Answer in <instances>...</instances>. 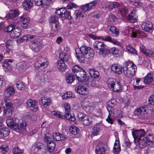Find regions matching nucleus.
Wrapping results in <instances>:
<instances>
[{
  "instance_id": "nucleus-28",
  "label": "nucleus",
  "mask_w": 154,
  "mask_h": 154,
  "mask_svg": "<svg viewBox=\"0 0 154 154\" xmlns=\"http://www.w3.org/2000/svg\"><path fill=\"white\" fill-rule=\"evenodd\" d=\"M110 52V50L106 48V45L99 51V54L101 57H105Z\"/></svg>"
},
{
  "instance_id": "nucleus-38",
  "label": "nucleus",
  "mask_w": 154,
  "mask_h": 154,
  "mask_svg": "<svg viewBox=\"0 0 154 154\" xmlns=\"http://www.w3.org/2000/svg\"><path fill=\"white\" fill-rule=\"evenodd\" d=\"M42 144L40 142H37L33 144L31 148L32 151L34 153L36 152L39 149L43 147Z\"/></svg>"
},
{
  "instance_id": "nucleus-39",
  "label": "nucleus",
  "mask_w": 154,
  "mask_h": 154,
  "mask_svg": "<svg viewBox=\"0 0 154 154\" xmlns=\"http://www.w3.org/2000/svg\"><path fill=\"white\" fill-rule=\"evenodd\" d=\"M140 50L143 53L149 57H154V51L145 49L144 48H141Z\"/></svg>"
},
{
  "instance_id": "nucleus-61",
  "label": "nucleus",
  "mask_w": 154,
  "mask_h": 154,
  "mask_svg": "<svg viewBox=\"0 0 154 154\" xmlns=\"http://www.w3.org/2000/svg\"><path fill=\"white\" fill-rule=\"evenodd\" d=\"M47 150V148L43 146V147H41V148L35 153V154H45Z\"/></svg>"
},
{
  "instance_id": "nucleus-5",
  "label": "nucleus",
  "mask_w": 154,
  "mask_h": 154,
  "mask_svg": "<svg viewBox=\"0 0 154 154\" xmlns=\"http://www.w3.org/2000/svg\"><path fill=\"white\" fill-rule=\"evenodd\" d=\"M48 64L45 57H39V60L35 62V69L38 70L40 71L43 70L46 67Z\"/></svg>"
},
{
  "instance_id": "nucleus-62",
  "label": "nucleus",
  "mask_w": 154,
  "mask_h": 154,
  "mask_svg": "<svg viewBox=\"0 0 154 154\" xmlns=\"http://www.w3.org/2000/svg\"><path fill=\"white\" fill-rule=\"evenodd\" d=\"M114 106H106V108L109 113V115L113 116L114 114Z\"/></svg>"
},
{
  "instance_id": "nucleus-31",
  "label": "nucleus",
  "mask_w": 154,
  "mask_h": 154,
  "mask_svg": "<svg viewBox=\"0 0 154 154\" xmlns=\"http://www.w3.org/2000/svg\"><path fill=\"white\" fill-rule=\"evenodd\" d=\"M53 137L55 141H58L60 140H64L66 139V137L60 133H54L53 134Z\"/></svg>"
},
{
  "instance_id": "nucleus-34",
  "label": "nucleus",
  "mask_w": 154,
  "mask_h": 154,
  "mask_svg": "<svg viewBox=\"0 0 154 154\" xmlns=\"http://www.w3.org/2000/svg\"><path fill=\"white\" fill-rule=\"evenodd\" d=\"M146 138V137H145L137 140L140 147L143 148L149 145V143Z\"/></svg>"
},
{
  "instance_id": "nucleus-27",
  "label": "nucleus",
  "mask_w": 154,
  "mask_h": 154,
  "mask_svg": "<svg viewBox=\"0 0 154 154\" xmlns=\"http://www.w3.org/2000/svg\"><path fill=\"white\" fill-rule=\"evenodd\" d=\"M26 62L22 61L17 64L16 68L20 72H23L26 69Z\"/></svg>"
},
{
  "instance_id": "nucleus-16",
  "label": "nucleus",
  "mask_w": 154,
  "mask_h": 154,
  "mask_svg": "<svg viewBox=\"0 0 154 154\" xmlns=\"http://www.w3.org/2000/svg\"><path fill=\"white\" fill-rule=\"evenodd\" d=\"M21 32L20 29L17 27H15L13 31L11 32L10 37L13 38H16L20 35Z\"/></svg>"
},
{
  "instance_id": "nucleus-21",
  "label": "nucleus",
  "mask_w": 154,
  "mask_h": 154,
  "mask_svg": "<svg viewBox=\"0 0 154 154\" xmlns=\"http://www.w3.org/2000/svg\"><path fill=\"white\" fill-rule=\"evenodd\" d=\"M87 89L84 86H78L75 87V91L78 93L82 95H86L88 93Z\"/></svg>"
},
{
  "instance_id": "nucleus-7",
  "label": "nucleus",
  "mask_w": 154,
  "mask_h": 154,
  "mask_svg": "<svg viewBox=\"0 0 154 154\" xmlns=\"http://www.w3.org/2000/svg\"><path fill=\"white\" fill-rule=\"evenodd\" d=\"M97 4V1H93L85 5H82L81 7V9L82 10L84 11H89L91 9L94 8Z\"/></svg>"
},
{
  "instance_id": "nucleus-17",
  "label": "nucleus",
  "mask_w": 154,
  "mask_h": 154,
  "mask_svg": "<svg viewBox=\"0 0 154 154\" xmlns=\"http://www.w3.org/2000/svg\"><path fill=\"white\" fill-rule=\"evenodd\" d=\"M89 72L91 77L94 78V79H97L98 80L100 79V73L96 69L94 68L89 69Z\"/></svg>"
},
{
  "instance_id": "nucleus-32",
  "label": "nucleus",
  "mask_w": 154,
  "mask_h": 154,
  "mask_svg": "<svg viewBox=\"0 0 154 154\" xmlns=\"http://www.w3.org/2000/svg\"><path fill=\"white\" fill-rule=\"evenodd\" d=\"M33 4L31 0H25L23 3V8L28 10L32 6Z\"/></svg>"
},
{
  "instance_id": "nucleus-35",
  "label": "nucleus",
  "mask_w": 154,
  "mask_h": 154,
  "mask_svg": "<svg viewBox=\"0 0 154 154\" xmlns=\"http://www.w3.org/2000/svg\"><path fill=\"white\" fill-rule=\"evenodd\" d=\"M104 40L105 41H108L111 42L115 45L121 46L122 45L121 43L119 41H117L116 39L112 38L110 36H106L105 37Z\"/></svg>"
},
{
  "instance_id": "nucleus-12",
  "label": "nucleus",
  "mask_w": 154,
  "mask_h": 154,
  "mask_svg": "<svg viewBox=\"0 0 154 154\" xmlns=\"http://www.w3.org/2000/svg\"><path fill=\"white\" fill-rule=\"evenodd\" d=\"M72 71L74 74V75H75V74L76 73L78 76L80 75H82V74H85V73H86L84 69L81 68L78 65L73 66L72 68Z\"/></svg>"
},
{
  "instance_id": "nucleus-46",
  "label": "nucleus",
  "mask_w": 154,
  "mask_h": 154,
  "mask_svg": "<svg viewBox=\"0 0 154 154\" xmlns=\"http://www.w3.org/2000/svg\"><path fill=\"white\" fill-rule=\"evenodd\" d=\"M51 30L55 32H57L60 29V25L59 23L50 24Z\"/></svg>"
},
{
  "instance_id": "nucleus-52",
  "label": "nucleus",
  "mask_w": 154,
  "mask_h": 154,
  "mask_svg": "<svg viewBox=\"0 0 154 154\" xmlns=\"http://www.w3.org/2000/svg\"><path fill=\"white\" fill-rule=\"evenodd\" d=\"M119 141L116 140L114 143V146L113 148L114 152L118 153L120 151V147L119 145Z\"/></svg>"
},
{
  "instance_id": "nucleus-49",
  "label": "nucleus",
  "mask_w": 154,
  "mask_h": 154,
  "mask_svg": "<svg viewBox=\"0 0 154 154\" xmlns=\"http://www.w3.org/2000/svg\"><path fill=\"white\" fill-rule=\"evenodd\" d=\"M69 131L71 134L75 135L79 132V130L76 126H72L69 127Z\"/></svg>"
},
{
  "instance_id": "nucleus-60",
  "label": "nucleus",
  "mask_w": 154,
  "mask_h": 154,
  "mask_svg": "<svg viewBox=\"0 0 154 154\" xmlns=\"http://www.w3.org/2000/svg\"><path fill=\"white\" fill-rule=\"evenodd\" d=\"M0 149L2 150V152L3 154L6 153L9 150L8 145L5 143L1 146Z\"/></svg>"
},
{
  "instance_id": "nucleus-54",
  "label": "nucleus",
  "mask_w": 154,
  "mask_h": 154,
  "mask_svg": "<svg viewBox=\"0 0 154 154\" xmlns=\"http://www.w3.org/2000/svg\"><path fill=\"white\" fill-rule=\"evenodd\" d=\"M16 86L17 88L19 90L23 91L25 89V86L24 85V83L20 81L17 82Z\"/></svg>"
},
{
  "instance_id": "nucleus-40",
  "label": "nucleus",
  "mask_w": 154,
  "mask_h": 154,
  "mask_svg": "<svg viewBox=\"0 0 154 154\" xmlns=\"http://www.w3.org/2000/svg\"><path fill=\"white\" fill-rule=\"evenodd\" d=\"M9 134V129L3 128L0 129V137H5L7 136Z\"/></svg>"
},
{
  "instance_id": "nucleus-11",
  "label": "nucleus",
  "mask_w": 154,
  "mask_h": 154,
  "mask_svg": "<svg viewBox=\"0 0 154 154\" xmlns=\"http://www.w3.org/2000/svg\"><path fill=\"white\" fill-rule=\"evenodd\" d=\"M26 122H22L17 123L16 124V128L15 131H17L20 133H22L25 131L26 129Z\"/></svg>"
},
{
  "instance_id": "nucleus-29",
  "label": "nucleus",
  "mask_w": 154,
  "mask_h": 154,
  "mask_svg": "<svg viewBox=\"0 0 154 154\" xmlns=\"http://www.w3.org/2000/svg\"><path fill=\"white\" fill-rule=\"evenodd\" d=\"M36 36L35 35H27L26 36H24L22 38H20V39L17 40V41L18 43H21L23 41H30L31 39L34 38Z\"/></svg>"
},
{
  "instance_id": "nucleus-2",
  "label": "nucleus",
  "mask_w": 154,
  "mask_h": 154,
  "mask_svg": "<svg viewBox=\"0 0 154 154\" xmlns=\"http://www.w3.org/2000/svg\"><path fill=\"white\" fill-rule=\"evenodd\" d=\"M136 67V66L130 61L125 62L122 67L124 75L128 77H132L135 74Z\"/></svg>"
},
{
  "instance_id": "nucleus-37",
  "label": "nucleus",
  "mask_w": 154,
  "mask_h": 154,
  "mask_svg": "<svg viewBox=\"0 0 154 154\" xmlns=\"http://www.w3.org/2000/svg\"><path fill=\"white\" fill-rule=\"evenodd\" d=\"M112 70L116 74H120L122 72V67L118 65H114L111 66Z\"/></svg>"
},
{
  "instance_id": "nucleus-15",
  "label": "nucleus",
  "mask_w": 154,
  "mask_h": 154,
  "mask_svg": "<svg viewBox=\"0 0 154 154\" xmlns=\"http://www.w3.org/2000/svg\"><path fill=\"white\" fill-rule=\"evenodd\" d=\"M51 101V99L47 97H43L41 98L39 100L40 104L45 107L50 105Z\"/></svg>"
},
{
  "instance_id": "nucleus-59",
  "label": "nucleus",
  "mask_w": 154,
  "mask_h": 154,
  "mask_svg": "<svg viewBox=\"0 0 154 154\" xmlns=\"http://www.w3.org/2000/svg\"><path fill=\"white\" fill-rule=\"evenodd\" d=\"M49 21L50 24L59 23L58 19L57 17L56 16H51L49 19Z\"/></svg>"
},
{
  "instance_id": "nucleus-45",
  "label": "nucleus",
  "mask_w": 154,
  "mask_h": 154,
  "mask_svg": "<svg viewBox=\"0 0 154 154\" xmlns=\"http://www.w3.org/2000/svg\"><path fill=\"white\" fill-rule=\"evenodd\" d=\"M55 143L53 141L47 144V149L49 152H52L55 148Z\"/></svg>"
},
{
  "instance_id": "nucleus-6",
  "label": "nucleus",
  "mask_w": 154,
  "mask_h": 154,
  "mask_svg": "<svg viewBox=\"0 0 154 154\" xmlns=\"http://www.w3.org/2000/svg\"><path fill=\"white\" fill-rule=\"evenodd\" d=\"M5 103V107L4 108L3 111L4 114L7 116H11L13 109V105L10 102H6Z\"/></svg>"
},
{
  "instance_id": "nucleus-47",
  "label": "nucleus",
  "mask_w": 154,
  "mask_h": 154,
  "mask_svg": "<svg viewBox=\"0 0 154 154\" xmlns=\"http://www.w3.org/2000/svg\"><path fill=\"white\" fill-rule=\"evenodd\" d=\"M66 81L67 83L71 84L75 79L74 77L71 74H67L66 75Z\"/></svg>"
},
{
  "instance_id": "nucleus-3",
  "label": "nucleus",
  "mask_w": 154,
  "mask_h": 154,
  "mask_svg": "<svg viewBox=\"0 0 154 154\" xmlns=\"http://www.w3.org/2000/svg\"><path fill=\"white\" fill-rule=\"evenodd\" d=\"M147 106L144 105L136 109L134 112V114L140 119H143L147 118L146 110Z\"/></svg>"
},
{
  "instance_id": "nucleus-20",
  "label": "nucleus",
  "mask_w": 154,
  "mask_h": 154,
  "mask_svg": "<svg viewBox=\"0 0 154 154\" xmlns=\"http://www.w3.org/2000/svg\"><path fill=\"white\" fill-rule=\"evenodd\" d=\"M105 46L104 43L102 42L97 41L93 43V47L97 52V51H99L100 50L102 49Z\"/></svg>"
},
{
  "instance_id": "nucleus-43",
  "label": "nucleus",
  "mask_w": 154,
  "mask_h": 154,
  "mask_svg": "<svg viewBox=\"0 0 154 154\" xmlns=\"http://www.w3.org/2000/svg\"><path fill=\"white\" fill-rule=\"evenodd\" d=\"M110 51V53H111L115 57H118L120 56L121 55L120 51L119 49L115 47L111 48Z\"/></svg>"
},
{
  "instance_id": "nucleus-53",
  "label": "nucleus",
  "mask_w": 154,
  "mask_h": 154,
  "mask_svg": "<svg viewBox=\"0 0 154 154\" xmlns=\"http://www.w3.org/2000/svg\"><path fill=\"white\" fill-rule=\"evenodd\" d=\"M100 130V127L99 126H94L92 129L91 135L94 136L97 135L98 134L99 131Z\"/></svg>"
},
{
  "instance_id": "nucleus-8",
  "label": "nucleus",
  "mask_w": 154,
  "mask_h": 154,
  "mask_svg": "<svg viewBox=\"0 0 154 154\" xmlns=\"http://www.w3.org/2000/svg\"><path fill=\"white\" fill-rule=\"evenodd\" d=\"M90 99L89 98H85L83 99L82 103V106L84 109L87 112H89L92 105L90 102Z\"/></svg>"
},
{
  "instance_id": "nucleus-33",
  "label": "nucleus",
  "mask_w": 154,
  "mask_h": 154,
  "mask_svg": "<svg viewBox=\"0 0 154 154\" xmlns=\"http://www.w3.org/2000/svg\"><path fill=\"white\" fill-rule=\"evenodd\" d=\"M57 68L61 71H63L66 68V66L63 60H58L57 63Z\"/></svg>"
},
{
  "instance_id": "nucleus-26",
  "label": "nucleus",
  "mask_w": 154,
  "mask_h": 154,
  "mask_svg": "<svg viewBox=\"0 0 154 154\" xmlns=\"http://www.w3.org/2000/svg\"><path fill=\"white\" fill-rule=\"evenodd\" d=\"M73 16L77 21L82 20L84 16L83 12L80 10H76L75 11Z\"/></svg>"
},
{
  "instance_id": "nucleus-23",
  "label": "nucleus",
  "mask_w": 154,
  "mask_h": 154,
  "mask_svg": "<svg viewBox=\"0 0 154 154\" xmlns=\"http://www.w3.org/2000/svg\"><path fill=\"white\" fill-rule=\"evenodd\" d=\"M75 75L76 76L77 79L79 81L82 82L85 81L86 82V84L88 83L89 77L87 76L86 73H85V74H82V75H80V76L77 75L76 73L75 74Z\"/></svg>"
},
{
  "instance_id": "nucleus-18",
  "label": "nucleus",
  "mask_w": 154,
  "mask_h": 154,
  "mask_svg": "<svg viewBox=\"0 0 154 154\" xmlns=\"http://www.w3.org/2000/svg\"><path fill=\"white\" fill-rule=\"evenodd\" d=\"M20 20H21V26L24 29H26L29 22V18L28 17L26 18L25 15L23 14L20 17Z\"/></svg>"
},
{
  "instance_id": "nucleus-56",
  "label": "nucleus",
  "mask_w": 154,
  "mask_h": 154,
  "mask_svg": "<svg viewBox=\"0 0 154 154\" xmlns=\"http://www.w3.org/2000/svg\"><path fill=\"white\" fill-rule=\"evenodd\" d=\"M54 0H42V7L45 8L47 6L50 5L54 2Z\"/></svg>"
},
{
  "instance_id": "nucleus-55",
  "label": "nucleus",
  "mask_w": 154,
  "mask_h": 154,
  "mask_svg": "<svg viewBox=\"0 0 154 154\" xmlns=\"http://www.w3.org/2000/svg\"><path fill=\"white\" fill-rule=\"evenodd\" d=\"M15 26L14 24H11L6 27L4 29L5 32H11L13 31L15 28Z\"/></svg>"
},
{
  "instance_id": "nucleus-36",
  "label": "nucleus",
  "mask_w": 154,
  "mask_h": 154,
  "mask_svg": "<svg viewBox=\"0 0 154 154\" xmlns=\"http://www.w3.org/2000/svg\"><path fill=\"white\" fill-rule=\"evenodd\" d=\"M84 120L82 121V124L84 125L90 126L91 125L92 123V119L91 117L87 116L84 118Z\"/></svg>"
},
{
  "instance_id": "nucleus-19",
  "label": "nucleus",
  "mask_w": 154,
  "mask_h": 154,
  "mask_svg": "<svg viewBox=\"0 0 154 154\" xmlns=\"http://www.w3.org/2000/svg\"><path fill=\"white\" fill-rule=\"evenodd\" d=\"M105 151L104 145L102 143H99L96 146V154H105Z\"/></svg>"
},
{
  "instance_id": "nucleus-58",
  "label": "nucleus",
  "mask_w": 154,
  "mask_h": 154,
  "mask_svg": "<svg viewBox=\"0 0 154 154\" xmlns=\"http://www.w3.org/2000/svg\"><path fill=\"white\" fill-rule=\"evenodd\" d=\"M70 13L69 11H67L65 8H64V12L63 14L62 17H64L65 19H70L71 18V16L70 15Z\"/></svg>"
},
{
  "instance_id": "nucleus-63",
  "label": "nucleus",
  "mask_w": 154,
  "mask_h": 154,
  "mask_svg": "<svg viewBox=\"0 0 154 154\" xmlns=\"http://www.w3.org/2000/svg\"><path fill=\"white\" fill-rule=\"evenodd\" d=\"M12 152L13 154H22L23 150L20 149L18 146H16L13 149Z\"/></svg>"
},
{
  "instance_id": "nucleus-25",
  "label": "nucleus",
  "mask_w": 154,
  "mask_h": 154,
  "mask_svg": "<svg viewBox=\"0 0 154 154\" xmlns=\"http://www.w3.org/2000/svg\"><path fill=\"white\" fill-rule=\"evenodd\" d=\"M154 78V75L149 73L144 77V82L145 84H149L153 81Z\"/></svg>"
},
{
  "instance_id": "nucleus-10",
  "label": "nucleus",
  "mask_w": 154,
  "mask_h": 154,
  "mask_svg": "<svg viewBox=\"0 0 154 154\" xmlns=\"http://www.w3.org/2000/svg\"><path fill=\"white\" fill-rule=\"evenodd\" d=\"M132 134L134 140H138L144 135L145 132L143 129H140L132 131Z\"/></svg>"
},
{
  "instance_id": "nucleus-30",
  "label": "nucleus",
  "mask_w": 154,
  "mask_h": 154,
  "mask_svg": "<svg viewBox=\"0 0 154 154\" xmlns=\"http://www.w3.org/2000/svg\"><path fill=\"white\" fill-rule=\"evenodd\" d=\"M7 126L13 130H15L17 127H16V123L14 122L13 119H8L6 120Z\"/></svg>"
},
{
  "instance_id": "nucleus-51",
  "label": "nucleus",
  "mask_w": 154,
  "mask_h": 154,
  "mask_svg": "<svg viewBox=\"0 0 154 154\" xmlns=\"http://www.w3.org/2000/svg\"><path fill=\"white\" fill-rule=\"evenodd\" d=\"M52 135L48 133L46 134L44 137V141L47 143L51 142L53 140H52Z\"/></svg>"
},
{
  "instance_id": "nucleus-1",
  "label": "nucleus",
  "mask_w": 154,
  "mask_h": 154,
  "mask_svg": "<svg viewBox=\"0 0 154 154\" xmlns=\"http://www.w3.org/2000/svg\"><path fill=\"white\" fill-rule=\"evenodd\" d=\"M75 54L77 58L79 60L82 59V61L85 58L88 59L91 58L93 57L94 55V50L91 48L86 46L81 47L78 52L77 51H76ZM82 62H84V60Z\"/></svg>"
},
{
  "instance_id": "nucleus-9",
  "label": "nucleus",
  "mask_w": 154,
  "mask_h": 154,
  "mask_svg": "<svg viewBox=\"0 0 154 154\" xmlns=\"http://www.w3.org/2000/svg\"><path fill=\"white\" fill-rule=\"evenodd\" d=\"M25 103L26 106L29 107L31 110L35 111L38 110V108L35 101L29 99L26 101Z\"/></svg>"
},
{
  "instance_id": "nucleus-50",
  "label": "nucleus",
  "mask_w": 154,
  "mask_h": 154,
  "mask_svg": "<svg viewBox=\"0 0 154 154\" xmlns=\"http://www.w3.org/2000/svg\"><path fill=\"white\" fill-rule=\"evenodd\" d=\"M122 87L121 84L117 81L112 88V90L114 91L118 92L120 90H121Z\"/></svg>"
},
{
  "instance_id": "nucleus-44",
  "label": "nucleus",
  "mask_w": 154,
  "mask_h": 154,
  "mask_svg": "<svg viewBox=\"0 0 154 154\" xmlns=\"http://www.w3.org/2000/svg\"><path fill=\"white\" fill-rule=\"evenodd\" d=\"M119 5V4L117 2H112L110 3L108 5L106 6L105 7V8H108L109 10L118 7Z\"/></svg>"
},
{
  "instance_id": "nucleus-22",
  "label": "nucleus",
  "mask_w": 154,
  "mask_h": 154,
  "mask_svg": "<svg viewBox=\"0 0 154 154\" xmlns=\"http://www.w3.org/2000/svg\"><path fill=\"white\" fill-rule=\"evenodd\" d=\"M109 31L113 36H118L119 33V30L115 26L111 25L108 26Z\"/></svg>"
},
{
  "instance_id": "nucleus-57",
  "label": "nucleus",
  "mask_w": 154,
  "mask_h": 154,
  "mask_svg": "<svg viewBox=\"0 0 154 154\" xmlns=\"http://www.w3.org/2000/svg\"><path fill=\"white\" fill-rule=\"evenodd\" d=\"M75 97L74 94H72V92L69 91L66 92L62 96L63 99H65L67 98L74 97Z\"/></svg>"
},
{
  "instance_id": "nucleus-14",
  "label": "nucleus",
  "mask_w": 154,
  "mask_h": 154,
  "mask_svg": "<svg viewBox=\"0 0 154 154\" xmlns=\"http://www.w3.org/2000/svg\"><path fill=\"white\" fill-rule=\"evenodd\" d=\"M141 26L143 29L146 32H149L152 30L153 24L151 22L148 21L144 23Z\"/></svg>"
},
{
  "instance_id": "nucleus-4",
  "label": "nucleus",
  "mask_w": 154,
  "mask_h": 154,
  "mask_svg": "<svg viewBox=\"0 0 154 154\" xmlns=\"http://www.w3.org/2000/svg\"><path fill=\"white\" fill-rule=\"evenodd\" d=\"M38 37L36 36L34 40H32L29 44L31 49L34 51H38L42 48V44L38 39Z\"/></svg>"
},
{
  "instance_id": "nucleus-13",
  "label": "nucleus",
  "mask_w": 154,
  "mask_h": 154,
  "mask_svg": "<svg viewBox=\"0 0 154 154\" xmlns=\"http://www.w3.org/2000/svg\"><path fill=\"white\" fill-rule=\"evenodd\" d=\"M13 61L12 60L7 59L5 60V62L2 65L5 71L11 70L12 67Z\"/></svg>"
},
{
  "instance_id": "nucleus-24",
  "label": "nucleus",
  "mask_w": 154,
  "mask_h": 154,
  "mask_svg": "<svg viewBox=\"0 0 154 154\" xmlns=\"http://www.w3.org/2000/svg\"><path fill=\"white\" fill-rule=\"evenodd\" d=\"M20 14L19 11L17 9L10 10L6 15L9 18L12 19L18 16Z\"/></svg>"
},
{
  "instance_id": "nucleus-48",
  "label": "nucleus",
  "mask_w": 154,
  "mask_h": 154,
  "mask_svg": "<svg viewBox=\"0 0 154 154\" xmlns=\"http://www.w3.org/2000/svg\"><path fill=\"white\" fill-rule=\"evenodd\" d=\"M133 12L129 14L126 18L127 20L130 22L134 23L136 21V19Z\"/></svg>"
},
{
  "instance_id": "nucleus-41",
  "label": "nucleus",
  "mask_w": 154,
  "mask_h": 154,
  "mask_svg": "<svg viewBox=\"0 0 154 154\" xmlns=\"http://www.w3.org/2000/svg\"><path fill=\"white\" fill-rule=\"evenodd\" d=\"M15 91L11 86L8 88L5 91V94L7 97H9L14 95Z\"/></svg>"
},
{
  "instance_id": "nucleus-64",
  "label": "nucleus",
  "mask_w": 154,
  "mask_h": 154,
  "mask_svg": "<svg viewBox=\"0 0 154 154\" xmlns=\"http://www.w3.org/2000/svg\"><path fill=\"white\" fill-rule=\"evenodd\" d=\"M149 143L154 142V135L149 134L146 137Z\"/></svg>"
},
{
  "instance_id": "nucleus-42",
  "label": "nucleus",
  "mask_w": 154,
  "mask_h": 154,
  "mask_svg": "<svg viewBox=\"0 0 154 154\" xmlns=\"http://www.w3.org/2000/svg\"><path fill=\"white\" fill-rule=\"evenodd\" d=\"M59 58L60 60H63V62L65 61L68 62L70 59L69 56L65 52L61 53L59 55Z\"/></svg>"
}]
</instances>
